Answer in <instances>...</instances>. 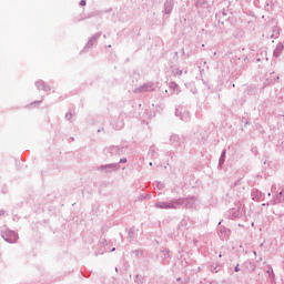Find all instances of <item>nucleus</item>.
<instances>
[{"label":"nucleus","mask_w":284,"mask_h":284,"mask_svg":"<svg viewBox=\"0 0 284 284\" xmlns=\"http://www.w3.org/2000/svg\"><path fill=\"white\" fill-rule=\"evenodd\" d=\"M235 272H241V268L237 266H235Z\"/></svg>","instance_id":"2"},{"label":"nucleus","mask_w":284,"mask_h":284,"mask_svg":"<svg viewBox=\"0 0 284 284\" xmlns=\"http://www.w3.org/2000/svg\"><path fill=\"white\" fill-rule=\"evenodd\" d=\"M80 6H82V7L85 6V0H81Z\"/></svg>","instance_id":"1"},{"label":"nucleus","mask_w":284,"mask_h":284,"mask_svg":"<svg viewBox=\"0 0 284 284\" xmlns=\"http://www.w3.org/2000/svg\"><path fill=\"white\" fill-rule=\"evenodd\" d=\"M121 163H125V160H121Z\"/></svg>","instance_id":"3"}]
</instances>
